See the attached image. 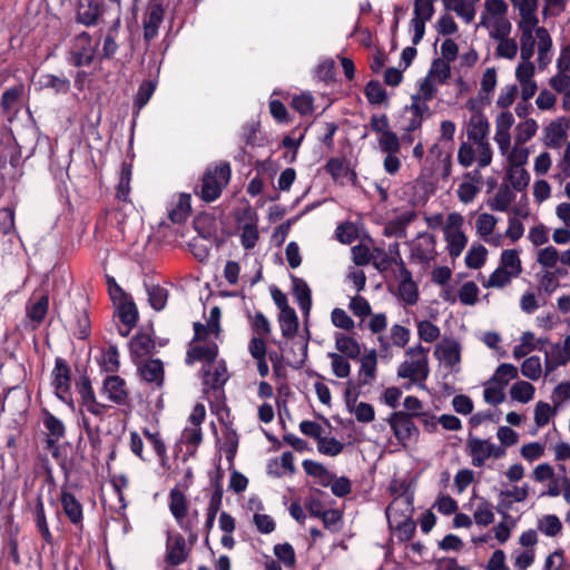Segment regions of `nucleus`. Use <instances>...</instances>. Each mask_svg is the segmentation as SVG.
<instances>
[{"instance_id": "nucleus-18", "label": "nucleus", "mask_w": 570, "mask_h": 570, "mask_svg": "<svg viewBox=\"0 0 570 570\" xmlns=\"http://www.w3.org/2000/svg\"><path fill=\"white\" fill-rule=\"evenodd\" d=\"M358 380L356 389H362L365 385L372 384L377 375V353L375 350L368 351L360 358Z\"/></svg>"}, {"instance_id": "nucleus-4", "label": "nucleus", "mask_w": 570, "mask_h": 570, "mask_svg": "<svg viewBox=\"0 0 570 570\" xmlns=\"http://www.w3.org/2000/svg\"><path fill=\"white\" fill-rule=\"evenodd\" d=\"M414 415L405 411H394L386 420L395 439L404 446L410 441L416 442L420 436V431L413 421Z\"/></svg>"}, {"instance_id": "nucleus-12", "label": "nucleus", "mask_w": 570, "mask_h": 570, "mask_svg": "<svg viewBox=\"0 0 570 570\" xmlns=\"http://www.w3.org/2000/svg\"><path fill=\"white\" fill-rule=\"evenodd\" d=\"M468 108L472 112L468 127V138L474 144L488 141L487 137L490 130V124L485 115L475 106L471 99L468 101Z\"/></svg>"}, {"instance_id": "nucleus-27", "label": "nucleus", "mask_w": 570, "mask_h": 570, "mask_svg": "<svg viewBox=\"0 0 570 570\" xmlns=\"http://www.w3.org/2000/svg\"><path fill=\"white\" fill-rule=\"evenodd\" d=\"M218 420L225 425L223 430V450L226 454V460L233 463L238 450L239 435L236 430L233 429L230 424L225 423L222 417Z\"/></svg>"}, {"instance_id": "nucleus-22", "label": "nucleus", "mask_w": 570, "mask_h": 570, "mask_svg": "<svg viewBox=\"0 0 570 570\" xmlns=\"http://www.w3.org/2000/svg\"><path fill=\"white\" fill-rule=\"evenodd\" d=\"M469 455L472 459V465L481 468L485 461L490 458L489 453V440H481L470 435L466 442Z\"/></svg>"}, {"instance_id": "nucleus-42", "label": "nucleus", "mask_w": 570, "mask_h": 570, "mask_svg": "<svg viewBox=\"0 0 570 570\" xmlns=\"http://www.w3.org/2000/svg\"><path fill=\"white\" fill-rule=\"evenodd\" d=\"M517 377L518 368L513 364L502 363L497 367L490 382L501 385V387H505L510 380H514Z\"/></svg>"}, {"instance_id": "nucleus-23", "label": "nucleus", "mask_w": 570, "mask_h": 570, "mask_svg": "<svg viewBox=\"0 0 570 570\" xmlns=\"http://www.w3.org/2000/svg\"><path fill=\"white\" fill-rule=\"evenodd\" d=\"M33 520L36 523V528L40 533L42 540L47 544L53 543V535L49 529V524L47 521L45 504L41 494H39L36 499L35 509H33Z\"/></svg>"}, {"instance_id": "nucleus-35", "label": "nucleus", "mask_w": 570, "mask_h": 570, "mask_svg": "<svg viewBox=\"0 0 570 570\" xmlns=\"http://www.w3.org/2000/svg\"><path fill=\"white\" fill-rule=\"evenodd\" d=\"M444 233L450 256L453 258L459 257L466 246L468 237L462 230H451L449 227L445 228Z\"/></svg>"}, {"instance_id": "nucleus-6", "label": "nucleus", "mask_w": 570, "mask_h": 570, "mask_svg": "<svg viewBox=\"0 0 570 570\" xmlns=\"http://www.w3.org/2000/svg\"><path fill=\"white\" fill-rule=\"evenodd\" d=\"M96 48L89 32L81 31L72 39L68 61L73 67H88L95 60Z\"/></svg>"}, {"instance_id": "nucleus-5", "label": "nucleus", "mask_w": 570, "mask_h": 570, "mask_svg": "<svg viewBox=\"0 0 570 570\" xmlns=\"http://www.w3.org/2000/svg\"><path fill=\"white\" fill-rule=\"evenodd\" d=\"M29 97L26 85L21 81L7 88L0 97V108L2 115L12 121L19 115L20 110Z\"/></svg>"}, {"instance_id": "nucleus-31", "label": "nucleus", "mask_w": 570, "mask_h": 570, "mask_svg": "<svg viewBox=\"0 0 570 570\" xmlns=\"http://www.w3.org/2000/svg\"><path fill=\"white\" fill-rule=\"evenodd\" d=\"M278 322L283 337L293 340L298 331V317L293 307L279 312Z\"/></svg>"}, {"instance_id": "nucleus-45", "label": "nucleus", "mask_w": 570, "mask_h": 570, "mask_svg": "<svg viewBox=\"0 0 570 570\" xmlns=\"http://www.w3.org/2000/svg\"><path fill=\"white\" fill-rule=\"evenodd\" d=\"M567 132L562 124L559 121H552L546 128V145L549 148L557 149L561 146L562 140L566 138Z\"/></svg>"}, {"instance_id": "nucleus-46", "label": "nucleus", "mask_w": 570, "mask_h": 570, "mask_svg": "<svg viewBox=\"0 0 570 570\" xmlns=\"http://www.w3.org/2000/svg\"><path fill=\"white\" fill-rule=\"evenodd\" d=\"M42 415V423L48 431V435H52L55 438H63L66 435V426L59 417L48 410H43Z\"/></svg>"}, {"instance_id": "nucleus-48", "label": "nucleus", "mask_w": 570, "mask_h": 570, "mask_svg": "<svg viewBox=\"0 0 570 570\" xmlns=\"http://www.w3.org/2000/svg\"><path fill=\"white\" fill-rule=\"evenodd\" d=\"M534 392L535 389L531 383L518 381L511 386L510 395L518 402L528 403L533 399Z\"/></svg>"}, {"instance_id": "nucleus-40", "label": "nucleus", "mask_w": 570, "mask_h": 570, "mask_svg": "<svg viewBox=\"0 0 570 570\" xmlns=\"http://www.w3.org/2000/svg\"><path fill=\"white\" fill-rule=\"evenodd\" d=\"M500 267L518 277L522 272L521 259L517 249H504L501 253Z\"/></svg>"}, {"instance_id": "nucleus-62", "label": "nucleus", "mask_w": 570, "mask_h": 570, "mask_svg": "<svg viewBox=\"0 0 570 570\" xmlns=\"http://www.w3.org/2000/svg\"><path fill=\"white\" fill-rule=\"evenodd\" d=\"M497 86V71L494 68H488L481 79V89L479 96L485 104H489L490 100L488 95L494 90Z\"/></svg>"}, {"instance_id": "nucleus-29", "label": "nucleus", "mask_w": 570, "mask_h": 570, "mask_svg": "<svg viewBox=\"0 0 570 570\" xmlns=\"http://www.w3.org/2000/svg\"><path fill=\"white\" fill-rule=\"evenodd\" d=\"M72 331L79 340H86L90 335V320L85 307H75L72 311Z\"/></svg>"}, {"instance_id": "nucleus-53", "label": "nucleus", "mask_w": 570, "mask_h": 570, "mask_svg": "<svg viewBox=\"0 0 570 570\" xmlns=\"http://www.w3.org/2000/svg\"><path fill=\"white\" fill-rule=\"evenodd\" d=\"M148 301L155 311L165 308L168 298V291L159 285H153L147 288Z\"/></svg>"}, {"instance_id": "nucleus-7", "label": "nucleus", "mask_w": 570, "mask_h": 570, "mask_svg": "<svg viewBox=\"0 0 570 570\" xmlns=\"http://www.w3.org/2000/svg\"><path fill=\"white\" fill-rule=\"evenodd\" d=\"M125 38L121 32V12L120 8H118L115 19L102 35V48L99 52V60L114 59Z\"/></svg>"}, {"instance_id": "nucleus-51", "label": "nucleus", "mask_w": 570, "mask_h": 570, "mask_svg": "<svg viewBox=\"0 0 570 570\" xmlns=\"http://www.w3.org/2000/svg\"><path fill=\"white\" fill-rule=\"evenodd\" d=\"M507 179L514 190L522 191L530 183V174L524 168H510L507 173Z\"/></svg>"}, {"instance_id": "nucleus-56", "label": "nucleus", "mask_w": 570, "mask_h": 570, "mask_svg": "<svg viewBox=\"0 0 570 570\" xmlns=\"http://www.w3.org/2000/svg\"><path fill=\"white\" fill-rule=\"evenodd\" d=\"M328 357L332 362V371L338 379H345L351 373V364L346 356L338 353H328Z\"/></svg>"}, {"instance_id": "nucleus-14", "label": "nucleus", "mask_w": 570, "mask_h": 570, "mask_svg": "<svg viewBox=\"0 0 570 570\" xmlns=\"http://www.w3.org/2000/svg\"><path fill=\"white\" fill-rule=\"evenodd\" d=\"M164 7L159 0H150L142 18L144 40L149 43L158 35V29L164 20Z\"/></svg>"}, {"instance_id": "nucleus-3", "label": "nucleus", "mask_w": 570, "mask_h": 570, "mask_svg": "<svg viewBox=\"0 0 570 570\" xmlns=\"http://www.w3.org/2000/svg\"><path fill=\"white\" fill-rule=\"evenodd\" d=\"M202 381L204 385V392L212 391L216 401H225L224 385L229 380L227 371V364L225 360H218L213 365H204L202 367Z\"/></svg>"}, {"instance_id": "nucleus-39", "label": "nucleus", "mask_w": 570, "mask_h": 570, "mask_svg": "<svg viewBox=\"0 0 570 570\" xmlns=\"http://www.w3.org/2000/svg\"><path fill=\"white\" fill-rule=\"evenodd\" d=\"M70 446L69 442H65L60 445L59 449L52 451L51 455L57 461L60 470L62 471L65 478L68 480L73 468L75 462L72 458L68 455V448Z\"/></svg>"}, {"instance_id": "nucleus-38", "label": "nucleus", "mask_w": 570, "mask_h": 570, "mask_svg": "<svg viewBox=\"0 0 570 570\" xmlns=\"http://www.w3.org/2000/svg\"><path fill=\"white\" fill-rule=\"evenodd\" d=\"M49 308L48 295H41L35 303L28 304L26 307L27 316L37 324L46 318Z\"/></svg>"}, {"instance_id": "nucleus-57", "label": "nucleus", "mask_w": 570, "mask_h": 570, "mask_svg": "<svg viewBox=\"0 0 570 570\" xmlns=\"http://www.w3.org/2000/svg\"><path fill=\"white\" fill-rule=\"evenodd\" d=\"M344 444L335 438L321 436L317 440V450L320 453L328 456H336L342 453Z\"/></svg>"}, {"instance_id": "nucleus-63", "label": "nucleus", "mask_w": 570, "mask_h": 570, "mask_svg": "<svg viewBox=\"0 0 570 570\" xmlns=\"http://www.w3.org/2000/svg\"><path fill=\"white\" fill-rule=\"evenodd\" d=\"M393 529L397 532V539L401 542L410 541L416 532V523L413 519L393 522Z\"/></svg>"}, {"instance_id": "nucleus-43", "label": "nucleus", "mask_w": 570, "mask_h": 570, "mask_svg": "<svg viewBox=\"0 0 570 570\" xmlns=\"http://www.w3.org/2000/svg\"><path fill=\"white\" fill-rule=\"evenodd\" d=\"M488 249L481 244H473L465 255V265L469 268L479 269L487 261Z\"/></svg>"}, {"instance_id": "nucleus-52", "label": "nucleus", "mask_w": 570, "mask_h": 570, "mask_svg": "<svg viewBox=\"0 0 570 570\" xmlns=\"http://www.w3.org/2000/svg\"><path fill=\"white\" fill-rule=\"evenodd\" d=\"M377 142L380 150L384 154L401 151V140L399 136L392 130L383 132V135L377 138Z\"/></svg>"}, {"instance_id": "nucleus-21", "label": "nucleus", "mask_w": 570, "mask_h": 570, "mask_svg": "<svg viewBox=\"0 0 570 570\" xmlns=\"http://www.w3.org/2000/svg\"><path fill=\"white\" fill-rule=\"evenodd\" d=\"M291 281L293 284V295L296 298V302L303 314L307 316L312 308L311 288L303 278H299L294 274H291Z\"/></svg>"}, {"instance_id": "nucleus-25", "label": "nucleus", "mask_w": 570, "mask_h": 570, "mask_svg": "<svg viewBox=\"0 0 570 570\" xmlns=\"http://www.w3.org/2000/svg\"><path fill=\"white\" fill-rule=\"evenodd\" d=\"M114 304L117 307L120 322L129 330L134 328L138 321V309L132 297L129 295L126 299H120Z\"/></svg>"}, {"instance_id": "nucleus-30", "label": "nucleus", "mask_w": 570, "mask_h": 570, "mask_svg": "<svg viewBox=\"0 0 570 570\" xmlns=\"http://www.w3.org/2000/svg\"><path fill=\"white\" fill-rule=\"evenodd\" d=\"M364 95L370 105L389 107V97L383 85L375 79L370 80L364 88Z\"/></svg>"}, {"instance_id": "nucleus-37", "label": "nucleus", "mask_w": 570, "mask_h": 570, "mask_svg": "<svg viewBox=\"0 0 570 570\" xmlns=\"http://www.w3.org/2000/svg\"><path fill=\"white\" fill-rule=\"evenodd\" d=\"M169 510L175 519L187 517L188 504L185 494L177 488L169 492Z\"/></svg>"}, {"instance_id": "nucleus-19", "label": "nucleus", "mask_w": 570, "mask_h": 570, "mask_svg": "<svg viewBox=\"0 0 570 570\" xmlns=\"http://www.w3.org/2000/svg\"><path fill=\"white\" fill-rule=\"evenodd\" d=\"M218 345L212 343L208 345H190L186 353L185 362L191 365L195 362H205L206 365H213L217 362Z\"/></svg>"}, {"instance_id": "nucleus-58", "label": "nucleus", "mask_w": 570, "mask_h": 570, "mask_svg": "<svg viewBox=\"0 0 570 570\" xmlns=\"http://www.w3.org/2000/svg\"><path fill=\"white\" fill-rule=\"evenodd\" d=\"M77 392L80 395V405L83 406L91 401L97 400L91 381L88 375H82L76 382Z\"/></svg>"}, {"instance_id": "nucleus-9", "label": "nucleus", "mask_w": 570, "mask_h": 570, "mask_svg": "<svg viewBox=\"0 0 570 570\" xmlns=\"http://www.w3.org/2000/svg\"><path fill=\"white\" fill-rule=\"evenodd\" d=\"M52 386L58 399L67 402L71 399V368L62 357H56L51 372Z\"/></svg>"}, {"instance_id": "nucleus-59", "label": "nucleus", "mask_w": 570, "mask_h": 570, "mask_svg": "<svg viewBox=\"0 0 570 570\" xmlns=\"http://www.w3.org/2000/svg\"><path fill=\"white\" fill-rule=\"evenodd\" d=\"M521 373L532 381L539 380L542 373L540 357L533 355L525 358L521 364Z\"/></svg>"}, {"instance_id": "nucleus-41", "label": "nucleus", "mask_w": 570, "mask_h": 570, "mask_svg": "<svg viewBox=\"0 0 570 570\" xmlns=\"http://www.w3.org/2000/svg\"><path fill=\"white\" fill-rule=\"evenodd\" d=\"M154 348L155 342L148 334L137 333L130 341L131 353L136 355L151 354Z\"/></svg>"}, {"instance_id": "nucleus-60", "label": "nucleus", "mask_w": 570, "mask_h": 570, "mask_svg": "<svg viewBox=\"0 0 570 570\" xmlns=\"http://www.w3.org/2000/svg\"><path fill=\"white\" fill-rule=\"evenodd\" d=\"M291 107L302 116L311 115L314 111V98L311 94L294 96Z\"/></svg>"}, {"instance_id": "nucleus-17", "label": "nucleus", "mask_w": 570, "mask_h": 570, "mask_svg": "<svg viewBox=\"0 0 570 570\" xmlns=\"http://www.w3.org/2000/svg\"><path fill=\"white\" fill-rule=\"evenodd\" d=\"M324 169L327 174L331 175L335 183L341 185H343L345 180L354 184L357 179L356 173L350 168L344 158H330L326 161Z\"/></svg>"}, {"instance_id": "nucleus-26", "label": "nucleus", "mask_w": 570, "mask_h": 570, "mask_svg": "<svg viewBox=\"0 0 570 570\" xmlns=\"http://www.w3.org/2000/svg\"><path fill=\"white\" fill-rule=\"evenodd\" d=\"M191 196L190 194L181 193L178 196V200L170 209H168V218L174 224L184 223L191 213Z\"/></svg>"}, {"instance_id": "nucleus-13", "label": "nucleus", "mask_w": 570, "mask_h": 570, "mask_svg": "<svg viewBox=\"0 0 570 570\" xmlns=\"http://www.w3.org/2000/svg\"><path fill=\"white\" fill-rule=\"evenodd\" d=\"M63 514L68 521L79 531L83 530V507L81 502L66 487H62L59 495Z\"/></svg>"}, {"instance_id": "nucleus-34", "label": "nucleus", "mask_w": 570, "mask_h": 570, "mask_svg": "<svg viewBox=\"0 0 570 570\" xmlns=\"http://www.w3.org/2000/svg\"><path fill=\"white\" fill-rule=\"evenodd\" d=\"M302 466L307 475L320 479V483L323 487H328L335 478V475L320 462L306 459L303 461Z\"/></svg>"}, {"instance_id": "nucleus-16", "label": "nucleus", "mask_w": 570, "mask_h": 570, "mask_svg": "<svg viewBox=\"0 0 570 570\" xmlns=\"http://www.w3.org/2000/svg\"><path fill=\"white\" fill-rule=\"evenodd\" d=\"M104 12V3L97 0H79L76 20L85 27H95L99 23Z\"/></svg>"}, {"instance_id": "nucleus-11", "label": "nucleus", "mask_w": 570, "mask_h": 570, "mask_svg": "<svg viewBox=\"0 0 570 570\" xmlns=\"http://www.w3.org/2000/svg\"><path fill=\"white\" fill-rule=\"evenodd\" d=\"M190 554V548L181 533H167L165 561L168 566L177 567L184 563Z\"/></svg>"}, {"instance_id": "nucleus-55", "label": "nucleus", "mask_w": 570, "mask_h": 570, "mask_svg": "<svg viewBox=\"0 0 570 570\" xmlns=\"http://www.w3.org/2000/svg\"><path fill=\"white\" fill-rule=\"evenodd\" d=\"M513 277L515 276L512 275L509 271L499 266L491 273L487 283H483V286L488 288H502L507 286Z\"/></svg>"}, {"instance_id": "nucleus-50", "label": "nucleus", "mask_w": 570, "mask_h": 570, "mask_svg": "<svg viewBox=\"0 0 570 570\" xmlns=\"http://www.w3.org/2000/svg\"><path fill=\"white\" fill-rule=\"evenodd\" d=\"M538 529L547 537H556L562 531V523L556 514H547L539 520Z\"/></svg>"}, {"instance_id": "nucleus-24", "label": "nucleus", "mask_w": 570, "mask_h": 570, "mask_svg": "<svg viewBox=\"0 0 570 570\" xmlns=\"http://www.w3.org/2000/svg\"><path fill=\"white\" fill-rule=\"evenodd\" d=\"M434 355L440 358L446 367L453 368L461 361V346L456 341L439 344Z\"/></svg>"}, {"instance_id": "nucleus-47", "label": "nucleus", "mask_w": 570, "mask_h": 570, "mask_svg": "<svg viewBox=\"0 0 570 570\" xmlns=\"http://www.w3.org/2000/svg\"><path fill=\"white\" fill-rule=\"evenodd\" d=\"M273 551L278 562H282L286 568H294L296 566V554L291 543H277L274 546Z\"/></svg>"}, {"instance_id": "nucleus-44", "label": "nucleus", "mask_w": 570, "mask_h": 570, "mask_svg": "<svg viewBox=\"0 0 570 570\" xmlns=\"http://www.w3.org/2000/svg\"><path fill=\"white\" fill-rule=\"evenodd\" d=\"M515 195L508 185H501L493 200L490 204L492 210L505 212L509 205L514 200Z\"/></svg>"}, {"instance_id": "nucleus-33", "label": "nucleus", "mask_w": 570, "mask_h": 570, "mask_svg": "<svg viewBox=\"0 0 570 570\" xmlns=\"http://www.w3.org/2000/svg\"><path fill=\"white\" fill-rule=\"evenodd\" d=\"M132 176V165L124 161L121 164V170L119 181L116 187V198L122 203H130V181Z\"/></svg>"}, {"instance_id": "nucleus-61", "label": "nucleus", "mask_w": 570, "mask_h": 570, "mask_svg": "<svg viewBox=\"0 0 570 570\" xmlns=\"http://www.w3.org/2000/svg\"><path fill=\"white\" fill-rule=\"evenodd\" d=\"M544 354L546 370L548 373L557 370L559 366L564 365L567 363V358L563 357L559 344L551 345V350L546 351Z\"/></svg>"}, {"instance_id": "nucleus-1", "label": "nucleus", "mask_w": 570, "mask_h": 570, "mask_svg": "<svg viewBox=\"0 0 570 570\" xmlns=\"http://www.w3.org/2000/svg\"><path fill=\"white\" fill-rule=\"evenodd\" d=\"M230 176L232 168L228 161L210 164L203 174L202 183L195 186L194 193L205 203H212L220 197Z\"/></svg>"}, {"instance_id": "nucleus-15", "label": "nucleus", "mask_w": 570, "mask_h": 570, "mask_svg": "<svg viewBox=\"0 0 570 570\" xmlns=\"http://www.w3.org/2000/svg\"><path fill=\"white\" fill-rule=\"evenodd\" d=\"M279 350L285 353L286 365L294 368L301 370L307 360L308 340L293 341L288 347L287 343L279 342Z\"/></svg>"}, {"instance_id": "nucleus-36", "label": "nucleus", "mask_w": 570, "mask_h": 570, "mask_svg": "<svg viewBox=\"0 0 570 570\" xmlns=\"http://www.w3.org/2000/svg\"><path fill=\"white\" fill-rule=\"evenodd\" d=\"M157 83L154 80H144L137 90L134 98L135 116H138L140 110L148 104L156 90Z\"/></svg>"}, {"instance_id": "nucleus-64", "label": "nucleus", "mask_w": 570, "mask_h": 570, "mask_svg": "<svg viewBox=\"0 0 570 570\" xmlns=\"http://www.w3.org/2000/svg\"><path fill=\"white\" fill-rule=\"evenodd\" d=\"M417 334L420 340L426 343H432L440 337L441 332L434 323L429 320H424L417 324Z\"/></svg>"}, {"instance_id": "nucleus-49", "label": "nucleus", "mask_w": 570, "mask_h": 570, "mask_svg": "<svg viewBox=\"0 0 570 570\" xmlns=\"http://www.w3.org/2000/svg\"><path fill=\"white\" fill-rule=\"evenodd\" d=\"M399 294L405 304L415 305L419 301L417 284L413 281V278L401 279L399 284Z\"/></svg>"}, {"instance_id": "nucleus-2", "label": "nucleus", "mask_w": 570, "mask_h": 570, "mask_svg": "<svg viewBox=\"0 0 570 570\" xmlns=\"http://www.w3.org/2000/svg\"><path fill=\"white\" fill-rule=\"evenodd\" d=\"M390 491L395 497L385 510L389 525L393 527V522L413 519L414 495L409 493V487L405 482L399 485H391Z\"/></svg>"}, {"instance_id": "nucleus-28", "label": "nucleus", "mask_w": 570, "mask_h": 570, "mask_svg": "<svg viewBox=\"0 0 570 570\" xmlns=\"http://www.w3.org/2000/svg\"><path fill=\"white\" fill-rule=\"evenodd\" d=\"M335 347L342 354L351 360H358L361 355V346L358 342L348 335L343 333H336L335 335Z\"/></svg>"}, {"instance_id": "nucleus-10", "label": "nucleus", "mask_w": 570, "mask_h": 570, "mask_svg": "<svg viewBox=\"0 0 570 570\" xmlns=\"http://www.w3.org/2000/svg\"><path fill=\"white\" fill-rule=\"evenodd\" d=\"M223 479H224V472L220 468H218L216 471V474L210 480L214 491L209 499L207 513H206V521H205V525H204L205 531L207 533H209L210 530L213 529L216 515L222 507V500H223V494H224ZM205 542L206 543L208 542V534H206Z\"/></svg>"}, {"instance_id": "nucleus-8", "label": "nucleus", "mask_w": 570, "mask_h": 570, "mask_svg": "<svg viewBox=\"0 0 570 570\" xmlns=\"http://www.w3.org/2000/svg\"><path fill=\"white\" fill-rule=\"evenodd\" d=\"M100 394L118 406H126L128 409L131 406L126 381L119 375H107L102 381Z\"/></svg>"}, {"instance_id": "nucleus-20", "label": "nucleus", "mask_w": 570, "mask_h": 570, "mask_svg": "<svg viewBox=\"0 0 570 570\" xmlns=\"http://www.w3.org/2000/svg\"><path fill=\"white\" fill-rule=\"evenodd\" d=\"M138 372L142 381L155 384L158 389L164 385L165 371L159 358H149L138 365Z\"/></svg>"}, {"instance_id": "nucleus-32", "label": "nucleus", "mask_w": 570, "mask_h": 570, "mask_svg": "<svg viewBox=\"0 0 570 570\" xmlns=\"http://www.w3.org/2000/svg\"><path fill=\"white\" fill-rule=\"evenodd\" d=\"M38 83L41 89H52L55 94H67L70 90V80L65 76L43 73L39 77Z\"/></svg>"}, {"instance_id": "nucleus-54", "label": "nucleus", "mask_w": 570, "mask_h": 570, "mask_svg": "<svg viewBox=\"0 0 570 570\" xmlns=\"http://www.w3.org/2000/svg\"><path fill=\"white\" fill-rule=\"evenodd\" d=\"M557 409L558 407H556V405L551 406L547 402L539 401L534 407V422L537 426H546L549 423L550 417L556 415Z\"/></svg>"}]
</instances>
